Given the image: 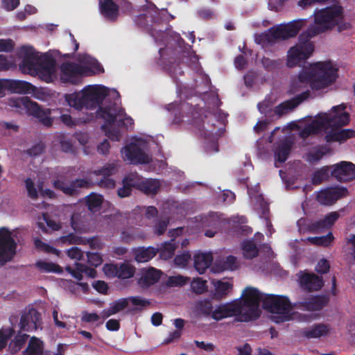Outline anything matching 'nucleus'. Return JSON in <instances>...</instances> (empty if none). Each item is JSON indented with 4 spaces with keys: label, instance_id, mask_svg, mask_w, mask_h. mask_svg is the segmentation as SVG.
<instances>
[{
    "label": "nucleus",
    "instance_id": "obj_43",
    "mask_svg": "<svg viewBox=\"0 0 355 355\" xmlns=\"http://www.w3.org/2000/svg\"><path fill=\"white\" fill-rule=\"evenodd\" d=\"M103 201V196L92 193L86 197L85 202L88 209L94 211L101 207Z\"/></svg>",
    "mask_w": 355,
    "mask_h": 355
},
{
    "label": "nucleus",
    "instance_id": "obj_5",
    "mask_svg": "<svg viewBox=\"0 0 355 355\" xmlns=\"http://www.w3.org/2000/svg\"><path fill=\"white\" fill-rule=\"evenodd\" d=\"M347 105L341 103L333 106L329 113H320L312 119V135L327 132L329 128H342L349 124L350 115L345 111Z\"/></svg>",
    "mask_w": 355,
    "mask_h": 355
},
{
    "label": "nucleus",
    "instance_id": "obj_15",
    "mask_svg": "<svg viewBox=\"0 0 355 355\" xmlns=\"http://www.w3.org/2000/svg\"><path fill=\"white\" fill-rule=\"evenodd\" d=\"M41 324V314L35 309L30 308L22 312L19 324L21 331L31 332L37 330Z\"/></svg>",
    "mask_w": 355,
    "mask_h": 355
},
{
    "label": "nucleus",
    "instance_id": "obj_19",
    "mask_svg": "<svg viewBox=\"0 0 355 355\" xmlns=\"http://www.w3.org/2000/svg\"><path fill=\"white\" fill-rule=\"evenodd\" d=\"M309 96L310 91L307 89L306 91L295 96L293 98L282 102V103L275 107L274 112L275 114L279 116L286 114L288 112L293 110L304 101L307 99L309 97Z\"/></svg>",
    "mask_w": 355,
    "mask_h": 355
},
{
    "label": "nucleus",
    "instance_id": "obj_20",
    "mask_svg": "<svg viewBox=\"0 0 355 355\" xmlns=\"http://www.w3.org/2000/svg\"><path fill=\"white\" fill-rule=\"evenodd\" d=\"M29 114L39 119L44 125L50 127L53 124V119L51 118V112L49 109H42L36 102L26 101L24 103Z\"/></svg>",
    "mask_w": 355,
    "mask_h": 355
},
{
    "label": "nucleus",
    "instance_id": "obj_29",
    "mask_svg": "<svg viewBox=\"0 0 355 355\" xmlns=\"http://www.w3.org/2000/svg\"><path fill=\"white\" fill-rule=\"evenodd\" d=\"M161 187L159 180L146 179L137 184V188L146 195H155Z\"/></svg>",
    "mask_w": 355,
    "mask_h": 355
},
{
    "label": "nucleus",
    "instance_id": "obj_49",
    "mask_svg": "<svg viewBox=\"0 0 355 355\" xmlns=\"http://www.w3.org/2000/svg\"><path fill=\"white\" fill-rule=\"evenodd\" d=\"M15 331L10 327L2 328L0 329V351L4 349L8 340L15 334Z\"/></svg>",
    "mask_w": 355,
    "mask_h": 355
},
{
    "label": "nucleus",
    "instance_id": "obj_38",
    "mask_svg": "<svg viewBox=\"0 0 355 355\" xmlns=\"http://www.w3.org/2000/svg\"><path fill=\"white\" fill-rule=\"evenodd\" d=\"M136 268L129 263H120L118 265L117 278L121 280L128 279L134 277Z\"/></svg>",
    "mask_w": 355,
    "mask_h": 355
},
{
    "label": "nucleus",
    "instance_id": "obj_47",
    "mask_svg": "<svg viewBox=\"0 0 355 355\" xmlns=\"http://www.w3.org/2000/svg\"><path fill=\"white\" fill-rule=\"evenodd\" d=\"M117 167L116 163H107L102 168L94 171V173L103 177H110L117 171Z\"/></svg>",
    "mask_w": 355,
    "mask_h": 355
},
{
    "label": "nucleus",
    "instance_id": "obj_39",
    "mask_svg": "<svg viewBox=\"0 0 355 355\" xmlns=\"http://www.w3.org/2000/svg\"><path fill=\"white\" fill-rule=\"evenodd\" d=\"M28 337V335L19 332L8 345L10 352L11 354L18 352L24 347Z\"/></svg>",
    "mask_w": 355,
    "mask_h": 355
},
{
    "label": "nucleus",
    "instance_id": "obj_64",
    "mask_svg": "<svg viewBox=\"0 0 355 355\" xmlns=\"http://www.w3.org/2000/svg\"><path fill=\"white\" fill-rule=\"evenodd\" d=\"M191 259V254L185 252L181 254H178L174 259V263L178 266L184 267L187 265Z\"/></svg>",
    "mask_w": 355,
    "mask_h": 355
},
{
    "label": "nucleus",
    "instance_id": "obj_55",
    "mask_svg": "<svg viewBox=\"0 0 355 355\" xmlns=\"http://www.w3.org/2000/svg\"><path fill=\"white\" fill-rule=\"evenodd\" d=\"M261 62L264 69L268 71H272L274 70L280 69L282 66V62L279 59L271 60L268 58H263Z\"/></svg>",
    "mask_w": 355,
    "mask_h": 355
},
{
    "label": "nucleus",
    "instance_id": "obj_42",
    "mask_svg": "<svg viewBox=\"0 0 355 355\" xmlns=\"http://www.w3.org/2000/svg\"><path fill=\"white\" fill-rule=\"evenodd\" d=\"M335 237L331 232H329L326 235L320 236H312L311 243L312 245L323 247L330 248L333 245Z\"/></svg>",
    "mask_w": 355,
    "mask_h": 355
},
{
    "label": "nucleus",
    "instance_id": "obj_51",
    "mask_svg": "<svg viewBox=\"0 0 355 355\" xmlns=\"http://www.w3.org/2000/svg\"><path fill=\"white\" fill-rule=\"evenodd\" d=\"M331 149L327 145L318 146L312 148V162L320 160L322 157L331 152Z\"/></svg>",
    "mask_w": 355,
    "mask_h": 355
},
{
    "label": "nucleus",
    "instance_id": "obj_48",
    "mask_svg": "<svg viewBox=\"0 0 355 355\" xmlns=\"http://www.w3.org/2000/svg\"><path fill=\"white\" fill-rule=\"evenodd\" d=\"M296 128L299 131L300 137L302 139V141L300 144L302 146H306L305 141L311 136V123L306 122L305 123L296 125Z\"/></svg>",
    "mask_w": 355,
    "mask_h": 355
},
{
    "label": "nucleus",
    "instance_id": "obj_28",
    "mask_svg": "<svg viewBox=\"0 0 355 355\" xmlns=\"http://www.w3.org/2000/svg\"><path fill=\"white\" fill-rule=\"evenodd\" d=\"M158 253V249L153 247H139L134 250L133 254L136 261L144 263L152 259Z\"/></svg>",
    "mask_w": 355,
    "mask_h": 355
},
{
    "label": "nucleus",
    "instance_id": "obj_59",
    "mask_svg": "<svg viewBox=\"0 0 355 355\" xmlns=\"http://www.w3.org/2000/svg\"><path fill=\"white\" fill-rule=\"evenodd\" d=\"M61 150L66 153H73L74 148L71 141L65 137H61L59 139Z\"/></svg>",
    "mask_w": 355,
    "mask_h": 355
},
{
    "label": "nucleus",
    "instance_id": "obj_30",
    "mask_svg": "<svg viewBox=\"0 0 355 355\" xmlns=\"http://www.w3.org/2000/svg\"><path fill=\"white\" fill-rule=\"evenodd\" d=\"M241 248L244 258L247 259H252L259 254L257 243L254 239L243 240L241 244Z\"/></svg>",
    "mask_w": 355,
    "mask_h": 355
},
{
    "label": "nucleus",
    "instance_id": "obj_23",
    "mask_svg": "<svg viewBox=\"0 0 355 355\" xmlns=\"http://www.w3.org/2000/svg\"><path fill=\"white\" fill-rule=\"evenodd\" d=\"M214 309L212 301L205 298L195 302L193 311L197 317L211 318L213 319Z\"/></svg>",
    "mask_w": 355,
    "mask_h": 355
},
{
    "label": "nucleus",
    "instance_id": "obj_56",
    "mask_svg": "<svg viewBox=\"0 0 355 355\" xmlns=\"http://www.w3.org/2000/svg\"><path fill=\"white\" fill-rule=\"evenodd\" d=\"M310 191L311 186L308 184H306L302 189L303 201L302 202L301 207L304 211V214L307 216H309V214L311 213L309 207V202L311 201V200L308 198V193Z\"/></svg>",
    "mask_w": 355,
    "mask_h": 355
},
{
    "label": "nucleus",
    "instance_id": "obj_57",
    "mask_svg": "<svg viewBox=\"0 0 355 355\" xmlns=\"http://www.w3.org/2000/svg\"><path fill=\"white\" fill-rule=\"evenodd\" d=\"M167 69L169 72V74L171 77L177 78L179 76H182L184 74V71L180 67V61H174L173 62H171L168 66Z\"/></svg>",
    "mask_w": 355,
    "mask_h": 355
},
{
    "label": "nucleus",
    "instance_id": "obj_13",
    "mask_svg": "<svg viewBox=\"0 0 355 355\" xmlns=\"http://www.w3.org/2000/svg\"><path fill=\"white\" fill-rule=\"evenodd\" d=\"M348 190L344 187H331L322 189L315 193V199L322 205L330 206L337 200L346 197Z\"/></svg>",
    "mask_w": 355,
    "mask_h": 355
},
{
    "label": "nucleus",
    "instance_id": "obj_22",
    "mask_svg": "<svg viewBox=\"0 0 355 355\" xmlns=\"http://www.w3.org/2000/svg\"><path fill=\"white\" fill-rule=\"evenodd\" d=\"M325 140L328 143L338 142L345 143L348 139L355 137V130L353 129H342L341 128H331L327 130Z\"/></svg>",
    "mask_w": 355,
    "mask_h": 355
},
{
    "label": "nucleus",
    "instance_id": "obj_35",
    "mask_svg": "<svg viewBox=\"0 0 355 355\" xmlns=\"http://www.w3.org/2000/svg\"><path fill=\"white\" fill-rule=\"evenodd\" d=\"M8 90L13 93H28L33 87V85L22 80H8Z\"/></svg>",
    "mask_w": 355,
    "mask_h": 355
},
{
    "label": "nucleus",
    "instance_id": "obj_10",
    "mask_svg": "<svg viewBox=\"0 0 355 355\" xmlns=\"http://www.w3.org/2000/svg\"><path fill=\"white\" fill-rule=\"evenodd\" d=\"M17 244L9 230L0 228V266L10 261L16 254Z\"/></svg>",
    "mask_w": 355,
    "mask_h": 355
},
{
    "label": "nucleus",
    "instance_id": "obj_21",
    "mask_svg": "<svg viewBox=\"0 0 355 355\" xmlns=\"http://www.w3.org/2000/svg\"><path fill=\"white\" fill-rule=\"evenodd\" d=\"M162 274L161 270L153 267L144 268L137 279V284L142 288H148L158 282Z\"/></svg>",
    "mask_w": 355,
    "mask_h": 355
},
{
    "label": "nucleus",
    "instance_id": "obj_14",
    "mask_svg": "<svg viewBox=\"0 0 355 355\" xmlns=\"http://www.w3.org/2000/svg\"><path fill=\"white\" fill-rule=\"evenodd\" d=\"M124 161L131 164H148L150 158L138 144L131 142L121 150Z\"/></svg>",
    "mask_w": 355,
    "mask_h": 355
},
{
    "label": "nucleus",
    "instance_id": "obj_50",
    "mask_svg": "<svg viewBox=\"0 0 355 355\" xmlns=\"http://www.w3.org/2000/svg\"><path fill=\"white\" fill-rule=\"evenodd\" d=\"M34 245L37 250L49 254H54L58 255L60 252L56 248L43 242L40 239L35 238L34 239Z\"/></svg>",
    "mask_w": 355,
    "mask_h": 355
},
{
    "label": "nucleus",
    "instance_id": "obj_7",
    "mask_svg": "<svg viewBox=\"0 0 355 355\" xmlns=\"http://www.w3.org/2000/svg\"><path fill=\"white\" fill-rule=\"evenodd\" d=\"M265 295L256 288L246 287L242 293L243 301L241 302L243 311H244L245 307L247 308V310L240 315L239 318H237V321L248 322L258 318L261 313L259 309V304L261 302L263 304Z\"/></svg>",
    "mask_w": 355,
    "mask_h": 355
},
{
    "label": "nucleus",
    "instance_id": "obj_24",
    "mask_svg": "<svg viewBox=\"0 0 355 355\" xmlns=\"http://www.w3.org/2000/svg\"><path fill=\"white\" fill-rule=\"evenodd\" d=\"M101 15L110 21H116L119 15V6L113 0H100Z\"/></svg>",
    "mask_w": 355,
    "mask_h": 355
},
{
    "label": "nucleus",
    "instance_id": "obj_54",
    "mask_svg": "<svg viewBox=\"0 0 355 355\" xmlns=\"http://www.w3.org/2000/svg\"><path fill=\"white\" fill-rule=\"evenodd\" d=\"M101 129L105 132V135L110 139L115 141L120 140L121 135L119 129L105 124L102 125Z\"/></svg>",
    "mask_w": 355,
    "mask_h": 355
},
{
    "label": "nucleus",
    "instance_id": "obj_16",
    "mask_svg": "<svg viewBox=\"0 0 355 355\" xmlns=\"http://www.w3.org/2000/svg\"><path fill=\"white\" fill-rule=\"evenodd\" d=\"M331 175L340 182H347L355 179V164L342 161L331 166Z\"/></svg>",
    "mask_w": 355,
    "mask_h": 355
},
{
    "label": "nucleus",
    "instance_id": "obj_26",
    "mask_svg": "<svg viewBox=\"0 0 355 355\" xmlns=\"http://www.w3.org/2000/svg\"><path fill=\"white\" fill-rule=\"evenodd\" d=\"M66 270L70 273L73 277L79 281L83 279V273H85L91 278H94L96 275V271L94 268H89L80 263H76L74 268L70 266H67Z\"/></svg>",
    "mask_w": 355,
    "mask_h": 355
},
{
    "label": "nucleus",
    "instance_id": "obj_31",
    "mask_svg": "<svg viewBox=\"0 0 355 355\" xmlns=\"http://www.w3.org/2000/svg\"><path fill=\"white\" fill-rule=\"evenodd\" d=\"M297 276L301 292L306 293V296L302 301H307L308 298L311 297V273L300 271Z\"/></svg>",
    "mask_w": 355,
    "mask_h": 355
},
{
    "label": "nucleus",
    "instance_id": "obj_37",
    "mask_svg": "<svg viewBox=\"0 0 355 355\" xmlns=\"http://www.w3.org/2000/svg\"><path fill=\"white\" fill-rule=\"evenodd\" d=\"M22 355H43V343L35 337H32Z\"/></svg>",
    "mask_w": 355,
    "mask_h": 355
},
{
    "label": "nucleus",
    "instance_id": "obj_4",
    "mask_svg": "<svg viewBox=\"0 0 355 355\" xmlns=\"http://www.w3.org/2000/svg\"><path fill=\"white\" fill-rule=\"evenodd\" d=\"M306 25V19L293 20L287 24L273 26L256 36L257 44L264 46H272L278 41L286 40L295 37Z\"/></svg>",
    "mask_w": 355,
    "mask_h": 355
},
{
    "label": "nucleus",
    "instance_id": "obj_41",
    "mask_svg": "<svg viewBox=\"0 0 355 355\" xmlns=\"http://www.w3.org/2000/svg\"><path fill=\"white\" fill-rule=\"evenodd\" d=\"M65 100L71 107L76 110H81L85 107V103L83 99V93L74 92L65 95Z\"/></svg>",
    "mask_w": 355,
    "mask_h": 355
},
{
    "label": "nucleus",
    "instance_id": "obj_60",
    "mask_svg": "<svg viewBox=\"0 0 355 355\" xmlns=\"http://www.w3.org/2000/svg\"><path fill=\"white\" fill-rule=\"evenodd\" d=\"M25 186L27 190L28 196L31 199H37L38 193L33 181L29 178H26L25 180Z\"/></svg>",
    "mask_w": 355,
    "mask_h": 355
},
{
    "label": "nucleus",
    "instance_id": "obj_25",
    "mask_svg": "<svg viewBox=\"0 0 355 355\" xmlns=\"http://www.w3.org/2000/svg\"><path fill=\"white\" fill-rule=\"evenodd\" d=\"M121 110L115 105L109 106H99L97 110V116L103 119L105 125H112L120 115Z\"/></svg>",
    "mask_w": 355,
    "mask_h": 355
},
{
    "label": "nucleus",
    "instance_id": "obj_33",
    "mask_svg": "<svg viewBox=\"0 0 355 355\" xmlns=\"http://www.w3.org/2000/svg\"><path fill=\"white\" fill-rule=\"evenodd\" d=\"M214 284L215 286L214 298L217 300L225 298L232 288V284L227 282L218 280Z\"/></svg>",
    "mask_w": 355,
    "mask_h": 355
},
{
    "label": "nucleus",
    "instance_id": "obj_8",
    "mask_svg": "<svg viewBox=\"0 0 355 355\" xmlns=\"http://www.w3.org/2000/svg\"><path fill=\"white\" fill-rule=\"evenodd\" d=\"M337 71L330 61L312 63V90L324 89L335 83Z\"/></svg>",
    "mask_w": 355,
    "mask_h": 355
},
{
    "label": "nucleus",
    "instance_id": "obj_17",
    "mask_svg": "<svg viewBox=\"0 0 355 355\" xmlns=\"http://www.w3.org/2000/svg\"><path fill=\"white\" fill-rule=\"evenodd\" d=\"M54 188L62 191L65 195L69 196H77L80 192V189H88L90 187L89 180L86 179H76L72 180L69 184L65 181L55 180L53 182Z\"/></svg>",
    "mask_w": 355,
    "mask_h": 355
},
{
    "label": "nucleus",
    "instance_id": "obj_27",
    "mask_svg": "<svg viewBox=\"0 0 355 355\" xmlns=\"http://www.w3.org/2000/svg\"><path fill=\"white\" fill-rule=\"evenodd\" d=\"M212 261L213 256L210 252H199L196 254L193 257V266L199 274L205 273L211 265Z\"/></svg>",
    "mask_w": 355,
    "mask_h": 355
},
{
    "label": "nucleus",
    "instance_id": "obj_18",
    "mask_svg": "<svg viewBox=\"0 0 355 355\" xmlns=\"http://www.w3.org/2000/svg\"><path fill=\"white\" fill-rule=\"evenodd\" d=\"M293 140L291 137H286L275 144L274 149L275 165L279 167L278 163H284L288 158L293 146Z\"/></svg>",
    "mask_w": 355,
    "mask_h": 355
},
{
    "label": "nucleus",
    "instance_id": "obj_63",
    "mask_svg": "<svg viewBox=\"0 0 355 355\" xmlns=\"http://www.w3.org/2000/svg\"><path fill=\"white\" fill-rule=\"evenodd\" d=\"M87 263L92 266L97 267L103 262L101 256L97 252H87Z\"/></svg>",
    "mask_w": 355,
    "mask_h": 355
},
{
    "label": "nucleus",
    "instance_id": "obj_62",
    "mask_svg": "<svg viewBox=\"0 0 355 355\" xmlns=\"http://www.w3.org/2000/svg\"><path fill=\"white\" fill-rule=\"evenodd\" d=\"M198 128L204 137H207L209 136L210 133L214 130L215 125L213 122L210 123L209 121H208L205 125V122L203 121L202 125H199Z\"/></svg>",
    "mask_w": 355,
    "mask_h": 355
},
{
    "label": "nucleus",
    "instance_id": "obj_9",
    "mask_svg": "<svg viewBox=\"0 0 355 355\" xmlns=\"http://www.w3.org/2000/svg\"><path fill=\"white\" fill-rule=\"evenodd\" d=\"M92 73L90 67L76 62H65L60 66V80L64 83L78 85L83 76H89Z\"/></svg>",
    "mask_w": 355,
    "mask_h": 355
},
{
    "label": "nucleus",
    "instance_id": "obj_58",
    "mask_svg": "<svg viewBox=\"0 0 355 355\" xmlns=\"http://www.w3.org/2000/svg\"><path fill=\"white\" fill-rule=\"evenodd\" d=\"M128 306V299L126 298H121L118 300H116L110 304V308L112 309V312L114 314L119 313V311L123 310Z\"/></svg>",
    "mask_w": 355,
    "mask_h": 355
},
{
    "label": "nucleus",
    "instance_id": "obj_44",
    "mask_svg": "<svg viewBox=\"0 0 355 355\" xmlns=\"http://www.w3.org/2000/svg\"><path fill=\"white\" fill-rule=\"evenodd\" d=\"M329 302V295L328 293L312 295V312L313 311H320Z\"/></svg>",
    "mask_w": 355,
    "mask_h": 355
},
{
    "label": "nucleus",
    "instance_id": "obj_52",
    "mask_svg": "<svg viewBox=\"0 0 355 355\" xmlns=\"http://www.w3.org/2000/svg\"><path fill=\"white\" fill-rule=\"evenodd\" d=\"M330 331L329 324L319 323L312 325V338H320L328 334Z\"/></svg>",
    "mask_w": 355,
    "mask_h": 355
},
{
    "label": "nucleus",
    "instance_id": "obj_34",
    "mask_svg": "<svg viewBox=\"0 0 355 355\" xmlns=\"http://www.w3.org/2000/svg\"><path fill=\"white\" fill-rule=\"evenodd\" d=\"M122 187L117 191V194L120 198H125L131 195L133 187H137L135 180L132 175H128L122 180Z\"/></svg>",
    "mask_w": 355,
    "mask_h": 355
},
{
    "label": "nucleus",
    "instance_id": "obj_40",
    "mask_svg": "<svg viewBox=\"0 0 355 355\" xmlns=\"http://www.w3.org/2000/svg\"><path fill=\"white\" fill-rule=\"evenodd\" d=\"M177 247L174 239L164 243L159 248H157L160 257L164 260L172 258Z\"/></svg>",
    "mask_w": 355,
    "mask_h": 355
},
{
    "label": "nucleus",
    "instance_id": "obj_3",
    "mask_svg": "<svg viewBox=\"0 0 355 355\" xmlns=\"http://www.w3.org/2000/svg\"><path fill=\"white\" fill-rule=\"evenodd\" d=\"M262 307L268 312L275 314L272 317V321L279 324L291 320V311L294 309L311 311L310 297L307 301H298L292 304L287 296L266 294Z\"/></svg>",
    "mask_w": 355,
    "mask_h": 355
},
{
    "label": "nucleus",
    "instance_id": "obj_61",
    "mask_svg": "<svg viewBox=\"0 0 355 355\" xmlns=\"http://www.w3.org/2000/svg\"><path fill=\"white\" fill-rule=\"evenodd\" d=\"M297 224L300 234L311 233V220L308 218H300Z\"/></svg>",
    "mask_w": 355,
    "mask_h": 355
},
{
    "label": "nucleus",
    "instance_id": "obj_46",
    "mask_svg": "<svg viewBox=\"0 0 355 355\" xmlns=\"http://www.w3.org/2000/svg\"><path fill=\"white\" fill-rule=\"evenodd\" d=\"M218 266L221 270H234L238 269L239 263L236 257L229 255L220 261Z\"/></svg>",
    "mask_w": 355,
    "mask_h": 355
},
{
    "label": "nucleus",
    "instance_id": "obj_1",
    "mask_svg": "<svg viewBox=\"0 0 355 355\" xmlns=\"http://www.w3.org/2000/svg\"><path fill=\"white\" fill-rule=\"evenodd\" d=\"M17 55L21 59L19 66L23 73L37 74L46 83L52 81L55 73L56 60L51 55H39L33 46H22Z\"/></svg>",
    "mask_w": 355,
    "mask_h": 355
},
{
    "label": "nucleus",
    "instance_id": "obj_6",
    "mask_svg": "<svg viewBox=\"0 0 355 355\" xmlns=\"http://www.w3.org/2000/svg\"><path fill=\"white\" fill-rule=\"evenodd\" d=\"M315 25H312V37L331 31L343 19V8L334 4L320 10H315L313 15Z\"/></svg>",
    "mask_w": 355,
    "mask_h": 355
},
{
    "label": "nucleus",
    "instance_id": "obj_45",
    "mask_svg": "<svg viewBox=\"0 0 355 355\" xmlns=\"http://www.w3.org/2000/svg\"><path fill=\"white\" fill-rule=\"evenodd\" d=\"M36 266L42 271L48 272H54L57 274H60L62 272V268L58 264L52 263V262H46L44 261H38L35 263Z\"/></svg>",
    "mask_w": 355,
    "mask_h": 355
},
{
    "label": "nucleus",
    "instance_id": "obj_36",
    "mask_svg": "<svg viewBox=\"0 0 355 355\" xmlns=\"http://www.w3.org/2000/svg\"><path fill=\"white\" fill-rule=\"evenodd\" d=\"M330 168L324 166L312 173V185H319L327 181L331 176Z\"/></svg>",
    "mask_w": 355,
    "mask_h": 355
},
{
    "label": "nucleus",
    "instance_id": "obj_12",
    "mask_svg": "<svg viewBox=\"0 0 355 355\" xmlns=\"http://www.w3.org/2000/svg\"><path fill=\"white\" fill-rule=\"evenodd\" d=\"M243 312L242 302L239 299L235 300L231 302L216 306L213 319L216 321H219L224 318L235 316L237 320V318H239Z\"/></svg>",
    "mask_w": 355,
    "mask_h": 355
},
{
    "label": "nucleus",
    "instance_id": "obj_32",
    "mask_svg": "<svg viewBox=\"0 0 355 355\" xmlns=\"http://www.w3.org/2000/svg\"><path fill=\"white\" fill-rule=\"evenodd\" d=\"M86 214L82 215L81 213L74 212L71 217V226L73 230L78 233H83L87 230Z\"/></svg>",
    "mask_w": 355,
    "mask_h": 355
},
{
    "label": "nucleus",
    "instance_id": "obj_2",
    "mask_svg": "<svg viewBox=\"0 0 355 355\" xmlns=\"http://www.w3.org/2000/svg\"><path fill=\"white\" fill-rule=\"evenodd\" d=\"M311 56V28L301 33L298 43L291 47L288 51L286 66L294 68L302 66L297 76L298 83L302 85L311 84V63L306 61Z\"/></svg>",
    "mask_w": 355,
    "mask_h": 355
},
{
    "label": "nucleus",
    "instance_id": "obj_53",
    "mask_svg": "<svg viewBox=\"0 0 355 355\" xmlns=\"http://www.w3.org/2000/svg\"><path fill=\"white\" fill-rule=\"evenodd\" d=\"M192 291L196 294H202L207 291V281L203 280L202 278L197 277L193 279L191 283Z\"/></svg>",
    "mask_w": 355,
    "mask_h": 355
},
{
    "label": "nucleus",
    "instance_id": "obj_11",
    "mask_svg": "<svg viewBox=\"0 0 355 355\" xmlns=\"http://www.w3.org/2000/svg\"><path fill=\"white\" fill-rule=\"evenodd\" d=\"M85 108L94 110L102 104L109 95V89L105 86H89L83 89Z\"/></svg>",
    "mask_w": 355,
    "mask_h": 355
}]
</instances>
